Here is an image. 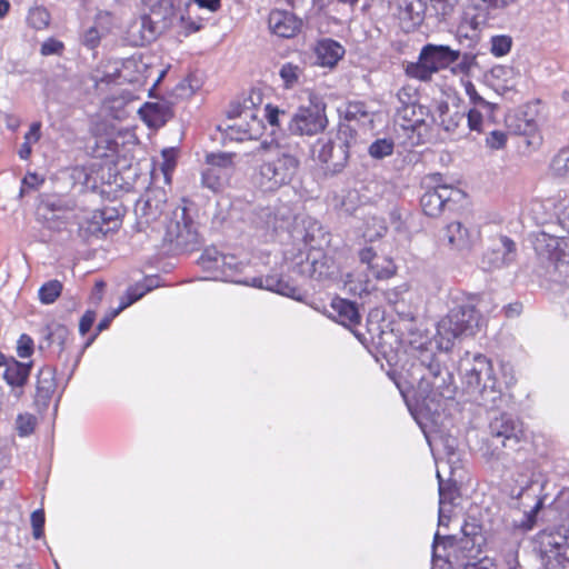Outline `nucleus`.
<instances>
[{
    "instance_id": "obj_44",
    "label": "nucleus",
    "mask_w": 569,
    "mask_h": 569,
    "mask_svg": "<svg viewBox=\"0 0 569 569\" xmlns=\"http://www.w3.org/2000/svg\"><path fill=\"white\" fill-rule=\"evenodd\" d=\"M551 556H547V566L549 569H558V567L565 568L569 563V540L563 547L558 548L556 551H551Z\"/></svg>"
},
{
    "instance_id": "obj_52",
    "label": "nucleus",
    "mask_w": 569,
    "mask_h": 569,
    "mask_svg": "<svg viewBox=\"0 0 569 569\" xmlns=\"http://www.w3.org/2000/svg\"><path fill=\"white\" fill-rule=\"evenodd\" d=\"M264 117L270 126L279 127L280 119L287 117V113L284 110L268 103L264 108Z\"/></svg>"
},
{
    "instance_id": "obj_40",
    "label": "nucleus",
    "mask_w": 569,
    "mask_h": 569,
    "mask_svg": "<svg viewBox=\"0 0 569 569\" xmlns=\"http://www.w3.org/2000/svg\"><path fill=\"white\" fill-rule=\"evenodd\" d=\"M437 112L440 119V123L447 131L453 130L456 127H458L459 122L465 119V114L458 111H456L453 116L447 119V114L449 112V104L445 101L438 103Z\"/></svg>"
},
{
    "instance_id": "obj_58",
    "label": "nucleus",
    "mask_w": 569,
    "mask_h": 569,
    "mask_svg": "<svg viewBox=\"0 0 569 569\" xmlns=\"http://www.w3.org/2000/svg\"><path fill=\"white\" fill-rule=\"evenodd\" d=\"M62 49H63L62 42L54 40V39H48L41 46V53L43 56L60 53V51Z\"/></svg>"
},
{
    "instance_id": "obj_5",
    "label": "nucleus",
    "mask_w": 569,
    "mask_h": 569,
    "mask_svg": "<svg viewBox=\"0 0 569 569\" xmlns=\"http://www.w3.org/2000/svg\"><path fill=\"white\" fill-rule=\"evenodd\" d=\"M523 438V425L518 418L508 412L490 413L487 440L493 447L496 458H500L501 449L516 450Z\"/></svg>"
},
{
    "instance_id": "obj_59",
    "label": "nucleus",
    "mask_w": 569,
    "mask_h": 569,
    "mask_svg": "<svg viewBox=\"0 0 569 569\" xmlns=\"http://www.w3.org/2000/svg\"><path fill=\"white\" fill-rule=\"evenodd\" d=\"M96 319V312L88 310L80 319L79 332L84 336L92 327Z\"/></svg>"
},
{
    "instance_id": "obj_20",
    "label": "nucleus",
    "mask_w": 569,
    "mask_h": 569,
    "mask_svg": "<svg viewBox=\"0 0 569 569\" xmlns=\"http://www.w3.org/2000/svg\"><path fill=\"white\" fill-rule=\"evenodd\" d=\"M56 370L53 367L46 366L41 368L37 376L34 405L39 410L49 407L50 400L56 391Z\"/></svg>"
},
{
    "instance_id": "obj_31",
    "label": "nucleus",
    "mask_w": 569,
    "mask_h": 569,
    "mask_svg": "<svg viewBox=\"0 0 569 569\" xmlns=\"http://www.w3.org/2000/svg\"><path fill=\"white\" fill-rule=\"evenodd\" d=\"M335 318L346 327L356 326L360 322V315L355 302L346 299H335L331 303Z\"/></svg>"
},
{
    "instance_id": "obj_22",
    "label": "nucleus",
    "mask_w": 569,
    "mask_h": 569,
    "mask_svg": "<svg viewBox=\"0 0 569 569\" xmlns=\"http://www.w3.org/2000/svg\"><path fill=\"white\" fill-rule=\"evenodd\" d=\"M31 369L32 362L24 363L12 357L9 358V362L3 372V380L13 389L16 397L22 395V389L29 380Z\"/></svg>"
},
{
    "instance_id": "obj_53",
    "label": "nucleus",
    "mask_w": 569,
    "mask_h": 569,
    "mask_svg": "<svg viewBox=\"0 0 569 569\" xmlns=\"http://www.w3.org/2000/svg\"><path fill=\"white\" fill-rule=\"evenodd\" d=\"M31 525H32V535L34 539H40L43 537V526H44V512L43 510H34L31 513Z\"/></svg>"
},
{
    "instance_id": "obj_26",
    "label": "nucleus",
    "mask_w": 569,
    "mask_h": 569,
    "mask_svg": "<svg viewBox=\"0 0 569 569\" xmlns=\"http://www.w3.org/2000/svg\"><path fill=\"white\" fill-rule=\"evenodd\" d=\"M163 206L164 203L160 200L152 198L139 200L134 208V212L138 217V223L140 226H149L157 221L163 212Z\"/></svg>"
},
{
    "instance_id": "obj_15",
    "label": "nucleus",
    "mask_w": 569,
    "mask_h": 569,
    "mask_svg": "<svg viewBox=\"0 0 569 569\" xmlns=\"http://www.w3.org/2000/svg\"><path fill=\"white\" fill-rule=\"evenodd\" d=\"M338 112L341 119L339 124V133H345L347 130L355 132V124L371 129L373 122L372 112L366 108L363 102H348L341 106L338 109ZM350 138H355L352 133H350Z\"/></svg>"
},
{
    "instance_id": "obj_30",
    "label": "nucleus",
    "mask_w": 569,
    "mask_h": 569,
    "mask_svg": "<svg viewBox=\"0 0 569 569\" xmlns=\"http://www.w3.org/2000/svg\"><path fill=\"white\" fill-rule=\"evenodd\" d=\"M508 132L515 136L533 137L537 123L526 112H515L506 118Z\"/></svg>"
},
{
    "instance_id": "obj_46",
    "label": "nucleus",
    "mask_w": 569,
    "mask_h": 569,
    "mask_svg": "<svg viewBox=\"0 0 569 569\" xmlns=\"http://www.w3.org/2000/svg\"><path fill=\"white\" fill-rule=\"evenodd\" d=\"M559 224L569 232V197L552 202Z\"/></svg>"
},
{
    "instance_id": "obj_62",
    "label": "nucleus",
    "mask_w": 569,
    "mask_h": 569,
    "mask_svg": "<svg viewBox=\"0 0 569 569\" xmlns=\"http://www.w3.org/2000/svg\"><path fill=\"white\" fill-rule=\"evenodd\" d=\"M505 562L507 569H522L518 561V550L517 547H511L505 556Z\"/></svg>"
},
{
    "instance_id": "obj_19",
    "label": "nucleus",
    "mask_w": 569,
    "mask_h": 569,
    "mask_svg": "<svg viewBox=\"0 0 569 569\" xmlns=\"http://www.w3.org/2000/svg\"><path fill=\"white\" fill-rule=\"evenodd\" d=\"M301 24L299 18L286 10H272L268 18L270 31L281 38L295 37L300 31Z\"/></svg>"
},
{
    "instance_id": "obj_42",
    "label": "nucleus",
    "mask_w": 569,
    "mask_h": 569,
    "mask_svg": "<svg viewBox=\"0 0 569 569\" xmlns=\"http://www.w3.org/2000/svg\"><path fill=\"white\" fill-rule=\"evenodd\" d=\"M279 74L283 81L284 87L289 89L298 83L302 74V69L298 64L287 62L280 68Z\"/></svg>"
},
{
    "instance_id": "obj_27",
    "label": "nucleus",
    "mask_w": 569,
    "mask_h": 569,
    "mask_svg": "<svg viewBox=\"0 0 569 569\" xmlns=\"http://www.w3.org/2000/svg\"><path fill=\"white\" fill-rule=\"evenodd\" d=\"M345 49L337 41L325 39L318 42L316 54L318 62L323 67H333L343 56Z\"/></svg>"
},
{
    "instance_id": "obj_14",
    "label": "nucleus",
    "mask_w": 569,
    "mask_h": 569,
    "mask_svg": "<svg viewBox=\"0 0 569 569\" xmlns=\"http://www.w3.org/2000/svg\"><path fill=\"white\" fill-rule=\"evenodd\" d=\"M297 167L298 160L289 154H282L276 161H267L259 171L261 184H264L266 181L270 183L268 189L278 188L290 181Z\"/></svg>"
},
{
    "instance_id": "obj_2",
    "label": "nucleus",
    "mask_w": 569,
    "mask_h": 569,
    "mask_svg": "<svg viewBox=\"0 0 569 569\" xmlns=\"http://www.w3.org/2000/svg\"><path fill=\"white\" fill-rule=\"evenodd\" d=\"M480 315L475 306L462 301L450 308L437 326L435 342L441 351H450L455 340L460 337L473 336L479 327Z\"/></svg>"
},
{
    "instance_id": "obj_13",
    "label": "nucleus",
    "mask_w": 569,
    "mask_h": 569,
    "mask_svg": "<svg viewBox=\"0 0 569 569\" xmlns=\"http://www.w3.org/2000/svg\"><path fill=\"white\" fill-rule=\"evenodd\" d=\"M440 173L429 174L423 178L422 184L428 189L420 198V204L425 214L438 217L446 206L452 200L453 193L459 191L441 183Z\"/></svg>"
},
{
    "instance_id": "obj_57",
    "label": "nucleus",
    "mask_w": 569,
    "mask_h": 569,
    "mask_svg": "<svg viewBox=\"0 0 569 569\" xmlns=\"http://www.w3.org/2000/svg\"><path fill=\"white\" fill-rule=\"evenodd\" d=\"M393 151V144H370L368 152L375 159H382L390 156Z\"/></svg>"
},
{
    "instance_id": "obj_39",
    "label": "nucleus",
    "mask_w": 569,
    "mask_h": 569,
    "mask_svg": "<svg viewBox=\"0 0 569 569\" xmlns=\"http://www.w3.org/2000/svg\"><path fill=\"white\" fill-rule=\"evenodd\" d=\"M168 110L159 103H147L140 109V113L149 126H156L158 122H164Z\"/></svg>"
},
{
    "instance_id": "obj_28",
    "label": "nucleus",
    "mask_w": 569,
    "mask_h": 569,
    "mask_svg": "<svg viewBox=\"0 0 569 569\" xmlns=\"http://www.w3.org/2000/svg\"><path fill=\"white\" fill-rule=\"evenodd\" d=\"M68 337L69 330L66 326L56 322L49 323L42 329V340L39 342V349L43 350L56 345L61 352Z\"/></svg>"
},
{
    "instance_id": "obj_11",
    "label": "nucleus",
    "mask_w": 569,
    "mask_h": 569,
    "mask_svg": "<svg viewBox=\"0 0 569 569\" xmlns=\"http://www.w3.org/2000/svg\"><path fill=\"white\" fill-rule=\"evenodd\" d=\"M73 202L57 196H43L37 208L38 220L49 230L61 231L69 223Z\"/></svg>"
},
{
    "instance_id": "obj_6",
    "label": "nucleus",
    "mask_w": 569,
    "mask_h": 569,
    "mask_svg": "<svg viewBox=\"0 0 569 569\" xmlns=\"http://www.w3.org/2000/svg\"><path fill=\"white\" fill-rule=\"evenodd\" d=\"M236 152L212 151L204 154V167L200 172V184L212 193H220L230 186L236 168Z\"/></svg>"
},
{
    "instance_id": "obj_41",
    "label": "nucleus",
    "mask_w": 569,
    "mask_h": 569,
    "mask_svg": "<svg viewBox=\"0 0 569 569\" xmlns=\"http://www.w3.org/2000/svg\"><path fill=\"white\" fill-rule=\"evenodd\" d=\"M27 22L37 30H42L49 26L50 13L43 7H34L29 10Z\"/></svg>"
},
{
    "instance_id": "obj_63",
    "label": "nucleus",
    "mask_w": 569,
    "mask_h": 569,
    "mask_svg": "<svg viewBox=\"0 0 569 569\" xmlns=\"http://www.w3.org/2000/svg\"><path fill=\"white\" fill-rule=\"evenodd\" d=\"M466 93L475 104H487V101L479 96L476 87L471 82H467L465 86Z\"/></svg>"
},
{
    "instance_id": "obj_9",
    "label": "nucleus",
    "mask_w": 569,
    "mask_h": 569,
    "mask_svg": "<svg viewBox=\"0 0 569 569\" xmlns=\"http://www.w3.org/2000/svg\"><path fill=\"white\" fill-rule=\"evenodd\" d=\"M533 249L547 268L552 267L560 276H569V238L555 237L541 231L535 236Z\"/></svg>"
},
{
    "instance_id": "obj_12",
    "label": "nucleus",
    "mask_w": 569,
    "mask_h": 569,
    "mask_svg": "<svg viewBox=\"0 0 569 569\" xmlns=\"http://www.w3.org/2000/svg\"><path fill=\"white\" fill-rule=\"evenodd\" d=\"M164 240L174 244L177 249H193L199 242L198 232L186 208H177L172 211L166 224Z\"/></svg>"
},
{
    "instance_id": "obj_18",
    "label": "nucleus",
    "mask_w": 569,
    "mask_h": 569,
    "mask_svg": "<svg viewBox=\"0 0 569 569\" xmlns=\"http://www.w3.org/2000/svg\"><path fill=\"white\" fill-rule=\"evenodd\" d=\"M441 239L452 250L467 251L472 248L476 236L460 221H453L443 228Z\"/></svg>"
},
{
    "instance_id": "obj_16",
    "label": "nucleus",
    "mask_w": 569,
    "mask_h": 569,
    "mask_svg": "<svg viewBox=\"0 0 569 569\" xmlns=\"http://www.w3.org/2000/svg\"><path fill=\"white\" fill-rule=\"evenodd\" d=\"M348 147L349 144H315L311 152L317 156L326 171L336 173L345 167L348 160Z\"/></svg>"
},
{
    "instance_id": "obj_24",
    "label": "nucleus",
    "mask_w": 569,
    "mask_h": 569,
    "mask_svg": "<svg viewBox=\"0 0 569 569\" xmlns=\"http://www.w3.org/2000/svg\"><path fill=\"white\" fill-rule=\"evenodd\" d=\"M251 287L261 288L280 293L286 297L300 299L299 289L282 278L276 276L256 277L251 279Z\"/></svg>"
},
{
    "instance_id": "obj_45",
    "label": "nucleus",
    "mask_w": 569,
    "mask_h": 569,
    "mask_svg": "<svg viewBox=\"0 0 569 569\" xmlns=\"http://www.w3.org/2000/svg\"><path fill=\"white\" fill-rule=\"evenodd\" d=\"M430 9L438 18L446 19L455 11L458 0H429Z\"/></svg>"
},
{
    "instance_id": "obj_50",
    "label": "nucleus",
    "mask_w": 569,
    "mask_h": 569,
    "mask_svg": "<svg viewBox=\"0 0 569 569\" xmlns=\"http://www.w3.org/2000/svg\"><path fill=\"white\" fill-rule=\"evenodd\" d=\"M512 40L508 36H496L491 39V52L496 57L507 54L511 49Z\"/></svg>"
},
{
    "instance_id": "obj_60",
    "label": "nucleus",
    "mask_w": 569,
    "mask_h": 569,
    "mask_svg": "<svg viewBox=\"0 0 569 569\" xmlns=\"http://www.w3.org/2000/svg\"><path fill=\"white\" fill-rule=\"evenodd\" d=\"M542 507V499H538L535 503V506L529 510L525 512V516L527 518L526 522L522 523V526L526 529H531L536 521V515Z\"/></svg>"
},
{
    "instance_id": "obj_32",
    "label": "nucleus",
    "mask_w": 569,
    "mask_h": 569,
    "mask_svg": "<svg viewBox=\"0 0 569 569\" xmlns=\"http://www.w3.org/2000/svg\"><path fill=\"white\" fill-rule=\"evenodd\" d=\"M298 223H300L303 228V231L300 233L302 240L307 244L315 247L316 244L320 243V240L325 237V232L319 221L311 217L305 216L300 217Z\"/></svg>"
},
{
    "instance_id": "obj_64",
    "label": "nucleus",
    "mask_w": 569,
    "mask_h": 569,
    "mask_svg": "<svg viewBox=\"0 0 569 569\" xmlns=\"http://www.w3.org/2000/svg\"><path fill=\"white\" fill-rule=\"evenodd\" d=\"M377 254L376 252L373 251L372 248L368 247V248H363L359 251V259L361 261V263H366L367 264V268L373 263V261L377 259Z\"/></svg>"
},
{
    "instance_id": "obj_37",
    "label": "nucleus",
    "mask_w": 569,
    "mask_h": 569,
    "mask_svg": "<svg viewBox=\"0 0 569 569\" xmlns=\"http://www.w3.org/2000/svg\"><path fill=\"white\" fill-rule=\"evenodd\" d=\"M62 283L59 280H50L43 283L39 291V300L43 305L53 303L62 292Z\"/></svg>"
},
{
    "instance_id": "obj_43",
    "label": "nucleus",
    "mask_w": 569,
    "mask_h": 569,
    "mask_svg": "<svg viewBox=\"0 0 569 569\" xmlns=\"http://www.w3.org/2000/svg\"><path fill=\"white\" fill-rule=\"evenodd\" d=\"M551 168L557 176L569 177V146L555 156Z\"/></svg>"
},
{
    "instance_id": "obj_54",
    "label": "nucleus",
    "mask_w": 569,
    "mask_h": 569,
    "mask_svg": "<svg viewBox=\"0 0 569 569\" xmlns=\"http://www.w3.org/2000/svg\"><path fill=\"white\" fill-rule=\"evenodd\" d=\"M41 183H43V178H40L37 173L29 172L22 179L20 196L22 197L28 190H36Z\"/></svg>"
},
{
    "instance_id": "obj_56",
    "label": "nucleus",
    "mask_w": 569,
    "mask_h": 569,
    "mask_svg": "<svg viewBox=\"0 0 569 569\" xmlns=\"http://www.w3.org/2000/svg\"><path fill=\"white\" fill-rule=\"evenodd\" d=\"M101 39V32L98 30L97 26L89 28L82 38V43L89 49H94Z\"/></svg>"
},
{
    "instance_id": "obj_33",
    "label": "nucleus",
    "mask_w": 569,
    "mask_h": 569,
    "mask_svg": "<svg viewBox=\"0 0 569 569\" xmlns=\"http://www.w3.org/2000/svg\"><path fill=\"white\" fill-rule=\"evenodd\" d=\"M387 230V222L382 217L370 216L365 221L363 238L368 241H376L382 238Z\"/></svg>"
},
{
    "instance_id": "obj_17",
    "label": "nucleus",
    "mask_w": 569,
    "mask_h": 569,
    "mask_svg": "<svg viewBox=\"0 0 569 569\" xmlns=\"http://www.w3.org/2000/svg\"><path fill=\"white\" fill-rule=\"evenodd\" d=\"M157 37V28L147 14L133 19L126 30V41L133 47H142Z\"/></svg>"
},
{
    "instance_id": "obj_47",
    "label": "nucleus",
    "mask_w": 569,
    "mask_h": 569,
    "mask_svg": "<svg viewBox=\"0 0 569 569\" xmlns=\"http://www.w3.org/2000/svg\"><path fill=\"white\" fill-rule=\"evenodd\" d=\"M178 149L174 147L166 148L161 152V170L166 177L169 178V174L173 171L177 164Z\"/></svg>"
},
{
    "instance_id": "obj_10",
    "label": "nucleus",
    "mask_w": 569,
    "mask_h": 569,
    "mask_svg": "<svg viewBox=\"0 0 569 569\" xmlns=\"http://www.w3.org/2000/svg\"><path fill=\"white\" fill-rule=\"evenodd\" d=\"M326 103L316 94H311L309 104L300 107L290 119L289 130L297 136H315L325 130L327 117Z\"/></svg>"
},
{
    "instance_id": "obj_25",
    "label": "nucleus",
    "mask_w": 569,
    "mask_h": 569,
    "mask_svg": "<svg viewBox=\"0 0 569 569\" xmlns=\"http://www.w3.org/2000/svg\"><path fill=\"white\" fill-rule=\"evenodd\" d=\"M399 17L408 27L420 26L425 19L427 3L425 0H399Z\"/></svg>"
},
{
    "instance_id": "obj_1",
    "label": "nucleus",
    "mask_w": 569,
    "mask_h": 569,
    "mask_svg": "<svg viewBox=\"0 0 569 569\" xmlns=\"http://www.w3.org/2000/svg\"><path fill=\"white\" fill-rule=\"evenodd\" d=\"M420 363L426 371L418 383V396L429 411L436 412L441 400L453 398V377L432 353L422 352Z\"/></svg>"
},
{
    "instance_id": "obj_55",
    "label": "nucleus",
    "mask_w": 569,
    "mask_h": 569,
    "mask_svg": "<svg viewBox=\"0 0 569 569\" xmlns=\"http://www.w3.org/2000/svg\"><path fill=\"white\" fill-rule=\"evenodd\" d=\"M453 541L452 536H441L439 532H436L432 545V559L433 561L437 559H443L446 556L438 552V548L440 545H443L446 548L447 545H451Z\"/></svg>"
},
{
    "instance_id": "obj_38",
    "label": "nucleus",
    "mask_w": 569,
    "mask_h": 569,
    "mask_svg": "<svg viewBox=\"0 0 569 569\" xmlns=\"http://www.w3.org/2000/svg\"><path fill=\"white\" fill-rule=\"evenodd\" d=\"M254 223L258 228L264 230H278L283 228V223H280L278 217L269 208L259 210L256 214Z\"/></svg>"
},
{
    "instance_id": "obj_35",
    "label": "nucleus",
    "mask_w": 569,
    "mask_h": 569,
    "mask_svg": "<svg viewBox=\"0 0 569 569\" xmlns=\"http://www.w3.org/2000/svg\"><path fill=\"white\" fill-rule=\"evenodd\" d=\"M396 267L392 260L385 257L377 259L368 267V271L376 279H389L393 276Z\"/></svg>"
},
{
    "instance_id": "obj_3",
    "label": "nucleus",
    "mask_w": 569,
    "mask_h": 569,
    "mask_svg": "<svg viewBox=\"0 0 569 569\" xmlns=\"http://www.w3.org/2000/svg\"><path fill=\"white\" fill-rule=\"evenodd\" d=\"M459 370L468 391L479 395L485 405L500 398L492 363L486 356L467 351L459 361Z\"/></svg>"
},
{
    "instance_id": "obj_4",
    "label": "nucleus",
    "mask_w": 569,
    "mask_h": 569,
    "mask_svg": "<svg viewBox=\"0 0 569 569\" xmlns=\"http://www.w3.org/2000/svg\"><path fill=\"white\" fill-rule=\"evenodd\" d=\"M228 118L233 123L224 129L222 139L229 142H246L258 140L263 131L262 120L258 118L254 102L251 98L242 102H232L228 110Z\"/></svg>"
},
{
    "instance_id": "obj_48",
    "label": "nucleus",
    "mask_w": 569,
    "mask_h": 569,
    "mask_svg": "<svg viewBox=\"0 0 569 569\" xmlns=\"http://www.w3.org/2000/svg\"><path fill=\"white\" fill-rule=\"evenodd\" d=\"M37 423V419L34 416L30 413H21L17 417L16 428L21 437H27L31 435L34 430Z\"/></svg>"
},
{
    "instance_id": "obj_51",
    "label": "nucleus",
    "mask_w": 569,
    "mask_h": 569,
    "mask_svg": "<svg viewBox=\"0 0 569 569\" xmlns=\"http://www.w3.org/2000/svg\"><path fill=\"white\" fill-rule=\"evenodd\" d=\"M33 339L29 335L22 333L17 341V355L20 358H29L33 353Z\"/></svg>"
},
{
    "instance_id": "obj_49",
    "label": "nucleus",
    "mask_w": 569,
    "mask_h": 569,
    "mask_svg": "<svg viewBox=\"0 0 569 569\" xmlns=\"http://www.w3.org/2000/svg\"><path fill=\"white\" fill-rule=\"evenodd\" d=\"M437 477L440 481L439 483V517H438V523L439 526H447L450 521V512L452 509L448 508L446 503V492L443 491V487L441 483V477L440 473H437Z\"/></svg>"
},
{
    "instance_id": "obj_23",
    "label": "nucleus",
    "mask_w": 569,
    "mask_h": 569,
    "mask_svg": "<svg viewBox=\"0 0 569 569\" xmlns=\"http://www.w3.org/2000/svg\"><path fill=\"white\" fill-rule=\"evenodd\" d=\"M366 200L357 189H343L332 196L331 206L340 213L352 216Z\"/></svg>"
},
{
    "instance_id": "obj_34",
    "label": "nucleus",
    "mask_w": 569,
    "mask_h": 569,
    "mask_svg": "<svg viewBox=\"0 0 569 569\" xmlns=\"http://www.w3.org/2000/svg\"><path fill=\"white\" fill-rule=\"evenodd\" d=\"M117 146L118 144H90L87 149V152L92 156V158L101 160L99 166H112L116 164V156H117Z\"/></svg>"
},
{
    "instance_id": "obj_36",
    "label": "nucleus",
    "mask_w": 569,
    "mask_h": 569,
    "mask_svg": "<svg viewBox=\"0 0 569 569\" xmlns=\"http://www.w3.org/2000/svg\"><path fill=\"white\" fill-rule=\"evenodd\" d=\"M153 287V280L151 279L146 280L143 283H137L136 286L130 287L127 291V301H121L119 310H123L141 299L147 292L151 291Z\"/></svg>"
},
{
    "instance_id": "obj_8",
    "label": "nucleus",
    "mask_w": 569,
    "mask_h": 569,
    "mask_svg": "<svg viewBox=\"0 0 569 569\" xmlns=\"http://www.w3.org/2000/svg\"><path fill=\"white\" fill-rule=\"evenodd\" d=\"M198 262L216 280L251 286V280L238 278L247 263L233 254H222L216 248H209L202 252Z\"/></svg>"
},
{
    "instance_id": "obj_7",
    "label": "nucleus",
    "mask_w": 569,
    "mask_h": 569,
    "mask_svg": "<svg viewBox=\"0 0 569 569\" xmlns=\"http://www.w3.org/2000/svg\"><path fill=\"white\" fill-rule=\"evenodd\" d=\"M459 56V51L452 50L448 46L429 43L421 49L417 62L407 64L406 74L413 79L428 81L433 73L456 62Z\"/></svg>"
},
{
    "instance_id": "obj_29",
    "label": "nucleus",
    "mask_w": 569,
    "mask_h": 569,
    "mask_svg": "<svg viewBox=\"0 0 569 569\" xmlns=\"http://www.w3.org/2000/svg\"><path fill=\"white\" fill-rule=\"evenodd\" d=\"M516 257V243L507 236H500L493 244L490 262L495 267L509 264Z\"/></svg>"
},
{
    "instance_id": "obj_61",
    "label": "nucleus",
    "mask_w": 569,
    "mask_h": 569,
    "mask_svg": "<svg viewBox=\"0 0 569 569\" xmlns=\"http://www.w3.org/2000/svg\"><path fill=\"white\" fill-rule=\"evenodd\" d=\"M467 120H468V126L470 128V130H473V131H481V126H482V116L479 111L472 109L468 112V116H467Z\"/></svg>"
},
{
    "instance_id": "obj_21",
    "label": "nucleus",
    "mask_w": 569,
    "mask_h": 569,
    "mask_svg": "<svg viewBox=\"0 0 569 569\" xmlns=\"http://www.w3.org/2000/svg\"><path fill=\"white\" fill-rule=\"evenodd\" d=\"M120 227V213L116 208L106 207L92 212L88 222V231L91 234L106 236Z\"/></svg>"
}]
</instances>
